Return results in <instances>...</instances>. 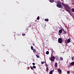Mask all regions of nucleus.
<instances>
[{
    "mask_svg": "<svg viewBox=\"0 0 74 74\" xmlns=\"http://www.w3.org/2000/svg\"><path fill=\"white\" fill-rule=\"evenodd\" d=\"M62 4L64 7L66 11H67L68 12H69L70 11V8L68 5H67V4H65L63 3H62Z\"/></svg>",
    "mask_w": 74,
    "mask_h": 74,
    "instance_id": "obj_1",
    "label": "nucleus"
},
{
    "mask_svg": "<svg viewBox=\"0 0 74 74\" xmlns=\"http://www.w3.org/2000/svg\"><path fill=\"white\" fill-rule=\"evenodd\" d=\"M65 42L66 44H68L70 42V38L68 39V40H66L65 41Z\"/></svg>",
    "mask_w": 74,
    "mask_h": 74,
    "instance_id": "obj_2",
    "label": "nucleus"
},
{
    "mask_svg": "<svg viewBox=\"0 0 74 74\" xmlns=\"http://www.w3.org/2000/svg\"><path fill=\"white\" fill-rule=\"evenodd\" d=\"M58 42L60 44H62V43L63 42L62 40V38H59L58 39Z\"/></svg>",
    "mask_w": 74,
    "mask_h": 74,
    "instance_id": "obj_3",
    "label": "nucleus"
},
{
    "mask_svg": "<svg viewBox=\"0 0 74 74\" xmlns=\"http://www.w3.org/2000/svg\"><path fill=\"white\" fill-rule=\"evenodd\" d=\"M57 7H59V8H61V7H63L62 5V4L60 3L57 4Z\"/></svg>",
    "mask_w": 74,
    "mask_h": 74,
    "instance_id": "obj_4",
    "label": "nucleus"
},
{
    "mask_svg": "<svg viewBox=\"0 0 74 74\" xmlns=\"http://www.w3.org/2000/svg\"><path fill=\"white\" fill-rule=\"evenodd\" d=\"M55 57L53 56L51 57L50 60L52 62H53V61H54V60H55Z\"/></svg>",
    "mask_w": 74,
    "mask_h": 74,
    "instance_id": "obj_5",
    "label": "nucleus"
},
{
    "mask_svg": "<svg viewBox=\"0 0 74 74\" xmlns=\"http://www.w3.org/2000/svg\"><path fill=\"white\" fill-rule=\"evenodd\" d=\"M55 67L56 68L58 67V63L57 62H56L54 64Z\"/></svg>",
    "mask_w": 74,
    "mask_h": 74,
    "instance_id": "obj_6",
    "label": "nucleus"
},
{
    "mask_svg": "<svg viewBox=\"0 0 74 74\" xmlns=\"http://www.w3.org/2000/svg\"><path fill=\"white\" fill-rule=\"evenodd\" d=\"M70 64L71 66H74V62H72Z\"/></svg>",
    "mask_w": 74,
    "mask_h": 74,
    "instance_id": "obj_7",
    "label": "nucleus"
},
{
    "mask_svg": "<svg viewBox=\"0 0 74 74\" xmlns=\"http://www.w3.org/2000/svg\"><path fill=\"white\" fill-rule=\"evenodd\" d=\"M50 3H53L54 2V0H49Z\"/></svg>",
    "mask_w": 74,
    "mask_h": 74,
    "instance_id": "obj_8",
    "label": "nucleus"
},
{
    "mask_svg": "<svg viewBox=\"0 0 74 74\" xmlns=\"http://www.w3.org/2000/svg\"><path fill=\"white\" fill-rule=\"evenodd\" d=\"M53 70L51 71H50L49 74H52V73H53Z\"/></svg>",
    "mask_w": 74,
    "mask_h": 74,
    "instance_id": "obj_9",
    "label": "nucleus"
},
{
    "mask_svg": "<svg viewBox=\"0 0 74 74\" xmlns=\"http://www.w3.org/2000/svg\"><path fill=\"white\" fill-rule=\"evenodd\" d=\"M60 60H61V61H62L63 60V58L61 57L60 58Z\"/></svg>",
    "mask_w": 74,
    "mask_h": 74,
    "instance_id": "obj_10",
    "label": "nucleus"
},
{
    "mask_svg": "<svg viewBox=\"0 0 74 74\" xmlns=\"http://www.w3.org/2000/svg\"><path fill=\"white\" fill-rule=\"evenodd\" d=\"M45 21H46V22H48V21H49V19H48V18H46L45 19Z\"/></svg>",
    "mask_w": 74,
    "mask_h": 74,
    "instance_id": "obj_11",
    "label": "nucleus"
},
{
    "mask_svg": "<svg viewBox=\"0 0 74 74\" xmlns=\"http://www.w3.org/2000/svg\"><path fill=\"white\" fill-rule=\"evenodd\" d=\"M59 33H62V29H60L59 30Z\"/></svg>",
    "mask_w": 74,
    "mask_h": 74,
    "instance_id": "obj_12",
    "label": "nucleus"
},
{
    "mask_svg": "<svg viewBox=\"0 0 74 74\" xmlns=\"http://www.w3.org/2000/svg\"><path fill=\"white\" fill-rule=\"evenodd\" d=\"M58 71L59 72H60V73L62 72V70L60 69H58Z\"/></svg>",
    "mask_w": 74,
    "mask_h": 74,
    "instance_id": "obj_13",
    "label": "nucleus"
},
{
    "mask_svg": "<svg viewBox=\"0 0 74 74\" xmlns=\"http://www.w3.org/2000/svg\"><path fill=\"white\" fill-rule=\"evenodd\" d=\"M55 58L56 59V60H58V59H59V58H58V57L57 56H56Z\"/></svg>",
    "mask_w": 74,
    "mask_h": 74,
    "instance_id": "obj_14",
    "label": "nucleus"
},
{
    "mask_svg": "<svg viewBox=\"0 0 74 74\" xmlns=\"http://www.w3.org/2000/svg\"><path fill=\"white\" fill-rule=\"evenodd\" d=\"M71 59H72V60L73 61L74 60V56H73L72 58H71Z\"/></svg>",
    "mask_w": 74,
    "mask_h": 74,
    "instance_id": "obj_15",
    "label": "nucleus"
},
{
    "mask_svg": "<svg viewBox=\"0 0 74 74\" xmlns=\"http://www.w3.org/2000/svg\"><path fill=\"white\" fill-rule=\"evenodd\" d=\"M33 52L34 53H36V50L35 49H33Z\"/></svg>",
    "mask_w": 74,
    "mask_h": 74,
    "instance_id": "obj_16",
    "label": "nucleus"
},
{
    "mask_svg": "<svg viewBox=\"0 0 74 74\" xmlns=\"http://www.w3.org/2000/svg\"><path fill=\"white\" fill-rule=\"evenodd\" d=\"M49 71V68H46V71L47 72H48V71Z\"/></svg>",
    "mask_w": 74,
    "mask_h": 74,
    "instance_id": "obj_17",
    "label": "nucleus"
},
{
    "mask_svg": "<svg viewBox=\"0 0 74 74\" xmlns=\"http://www.w3.org/2000/svg\"><path fill=\"white\" fill-rule=\"evenodd\" d=\"M36 57H37V58H40V56H38V55L36 54Z\"/></svg>",
    "mask_w": 74,
    "mask_h": 74,
    "instance_id": "obj_18",
    "label": "nucleus"
},
{
    "mask_svg": "<svg viewBox=\"0 0 74 74\" xmlns=\"http://www.w3.org/2000/svg\"><path fill=\"white\" fill-rule=\"evenodd\" d=\"M71 10L72 12H74V8H72L71 9Z\"/></svg>",
    "mask_w": 74,
    "mask_h": 74,
    "instance_id": "obj_19",
    "label": "nucleus"
},
{
    "mask_svg": "<svg viewBox=\"0 0 74 74\" xmlns=\"http://www.w3.org/2000/svg\"><path fill=\"white\" fill-rule=\"evenodd\" d=\"M46 54H47V55H48L49 54V51H47L46 52Z\"/></svg>",
    "mask_w": 74,
    "mask_h": 74,
    "instance_id": "obj_20",
    "label": "nucleus"
},
{
    "mask_svg": "<svg viewBox=\"0 0 74 74\" xmlns=\"http://www.w3.org/2000/svg\"><path fill=\"white\" fill-rule=\"evenodd\" d=\"M45 63V62H44V61L42 62L41 64H44Z\"/></svg>",
    "mask_w": 74,
    "mask_h": 74,
    "instance_id": "obj_21",
    "label": "nucleus"
},
{
    "mask_svg": "<svg viewBox=\"0 0 74 74\" xmlns=\"http://www.w3.org/2000/svg\"><path fill=\"white\" fill-rule=\"evenodd\" d=\"M30 67L31 69L32 70H33L34 69L33 67L30 66Z\"/></svg>",
    "mask_w": 74,
    "mask_h": 74,
    "instance_id": "obj_22",
    "label": "nucleus"
},
{
    "mask_svg": "<svg viewBox=\"0 0 74 74\" xmlns=\"http://www.w3.org/2000/svg\"><path fill=\"white\" fill-rule=\"evenodd\" d=\"M37 20H39L40 19V17L39 16H38L37 18Z\"/></svg>",
    "mask_w": 74,
    "mask_h": 74,
    "instance_id": "obj_23",
    "label": "nucleus"
},
{
    "mask_svg": "<svg viewBox=\"0 0 74 74\" xmlns=\"http://www.w3.org/2000/svg\"><path fill=\"white\" fill-rule=\"evenodd\" d=\"M31 49H32V50H33V46H31Z\"/></svg>",
    "mask_w": 74,
    "mask_h": 74,
    "instance_id": "obj_24",
    "label": "nucleus"
},
{
    "mask_svg": "<svg viewBox=\"0 0 74 74\" xmlns=\"http://www.w3.org/2000/svg\"><path fill=\"white\" fill-rule=\"evenodd\" d=\"M67 73L68 74H70V71H67Z\"/></svg>",
    "mask_w": 74,
    "mask_h": 74,
    "instance_id": "obj_25",
    "label": "nucleus"
},
{
    "mask_svg": "<svg viewBox=\"0 0 74 74\" xmlns=\"http://www.w3.org/2000/svg\"><path fill=\"white\" fill-rule=\"evenodd\" d=\"M33 68H34V69H36V66H33Z\"/></svg>",
    "mask_w": 74,
    "mask_h": 74,
    "instance_id": "obj_26",
    "label": "nucleus"
},
{
    "mask_svg": "<svg viewBox=\"0 0 74 74\" xmlns=\"http://www.w3.org/2000/svg\"><path fill=\"white\" fill-rule=\"evenodd\" d=\"M64 34H66V32L64 30Z\"/></svg>",
    "mask_w": 74,
    "mask_h": 74,
    "instance_id": "obj_27",
    "label": "nucleus"
},
{
    "mask_svg": "<svg viewBox=\"0 0 74 74\" xmlns=\"http://www.w3.org/2000/svg\"><path fill=\"white\" fill-rule=\"evenodd\" d=\"M22 36H25V34H22Z\"/></svg>",
    "mask_w": 74,
    "mask_h": 74,
    "instance_id": "obj_28",
    "label": "nucleus"
},
{
    "mask_svg": "<svg viewBox=\"0 0 74 74\" xmlns=\"http://www.w3.org/2000/svg\"><path fill=\"white\" fill-rule=\"evenodd\" d=\"M32 64H33V65L34 66V65H35V63H32Z\"/></svg>",
    "mask_w": 74,
    "mask_h": 74,
    "instance_id": "obj_29",
    "label": "nucleus"
},
{
    "mask_svg": "<svg viewBox=\"0 0 74 74\" xmlns=\"http://www.w3.org/2000/svg\"><path fill=\"white\" fill-rule=\"evenodd\" d=\"M33 45H34H34H34V43H33Z\"/></svg>",
    "mask_w": 74,
    "mask_h": 74,
    "instance_id": "obj_30",
    "label": "nucleus"
},
{
    "mask_svg": "<svg viewBox=\"0 0 74 74\" xmlns=\"http://www.w3.org/2000/svg\"><path fill=\"white\" fill-rule=\"evenodd\" d=\"M45 66H46L47 67V64H45Z\"/></svg>",
    "mask_w": 74,
    "mask_h": 74,
    "instance_id": "obj_31",
    "label": "nucleus"
},
{
    "mask_svg": "<svg viewBox=\"0 0 74 74\" xmlns=\"http://www.w3.org/2000/svg\"><path fill=\"white\" fill-rule=\"evenodd\" d=\"M58 34H59V35H60V33H59Z\"/></svg>",
    "mask_w": 74,
    "mask_h": 74,
    "instance_id": "obj_32",
    "label": "nucleus"
},
{
    "mask_svg": "<svg viewBox=\"0 0 74 74\" xmlns=\"http://www.w3.org/2000/svg\"><path fill=\"white\" fill-rule=\"evenodd\" d=\"M69 24H68V27H69Z\"/></svg>",
    "mask_w": 74,
    "mask_h": 74,
    "instance_id": "obj_33",
    "label": "nucleus"
},
{
    "mask_svg": "<svg viewBox=\"0 0 74 74\" xmlns=\"http://www.w3.org/2000/svg\"><path fill=\"white\" fill-rule=\"evenodd\" d=\"M61 0V1H62L63 0Z\"/></svg>",
    "mask_w": 74,
    "mask_h": 74,
    "instance_id": "obj_34",
    "label": "nucleus"
},
{
    "mask_svg": "<svg viewBox=\"0 0 74 74\" xmlns=\"http://www.w3.org/2000/svg\"><path fill=\"white\" fill-rule=\"evenodd\" d=\"M73 44H74V43H73Z\"/></svg>",
    "mask_w": 74,
    "mask_h": 74,
    "instance_id": "obj_35",
    "label": "nucleus"
}]
</instances>
